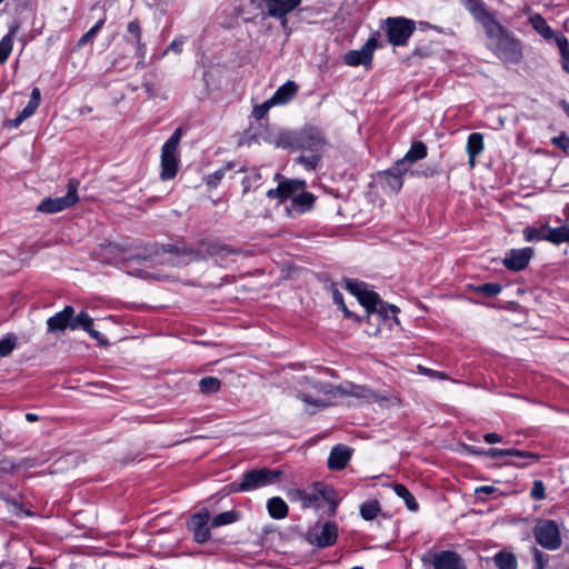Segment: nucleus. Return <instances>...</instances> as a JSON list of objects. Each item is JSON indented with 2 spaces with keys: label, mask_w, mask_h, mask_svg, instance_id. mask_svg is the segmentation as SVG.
<instances>
[{
  "label": "nucleus",
  "mask_w": 569,
  "mask_h": 569,
  "mask_svg": "<svg viewBox=\"0 0 569 569\" xmlns=\"http://www.w3.org/2000/svg\"><path fill=\"white\" fill-rule=\"evenodd\" d=\"M483 439L489 445L498 443V442L502 441L501 436H499L498 433H495V432L485 435Z\"/></svg>",
  "instance_id": "5fc2aeb1"
},
{
  "label": "nucleus",
  "mask_w": 569,
  "mask_h": 569,
  "mask_svg": "<svg viewBox=\"0 0 569 569\" xmlns=\"http://www.w3.org/2000/svg\"><path fill=\"white\" fill-rule=\"evenodd\" d=\"M427 156V147L421 141H416L411 144L409 151L405 154V157L398 160L395 164L396 170H409V166L415 163L418 160L426 158Z\"/></svg>",
  "instance_id": "412c9836"
},
{
  "label": "nucleus",
  "mask_w": 569,
  "mask_h": 569,
  "mask_svg": "<svg viewBox=\"0 0 569 569\" xmlns=\"http://www.w3.org/2000/svg\"><path fill=\"white\" fill-rule=\"evenodd\" d=\"M483 136L479 132H473L468 137L466 150L469 157V166L473 168L476 164V158L483 151Z\"/></svg>",
  "instance_id": "a878e982"
},
{
  "label": "nucleus",
  "mask_w": 569,
  "mask_h": 569,
  "mask_svg": "<svg viewBox=\"0 0 569 569\" xmlns=\"http://www.w3.org/2000/svg\"><path fill=\"white\" fill-rule=\"evenodd\" d=\"M379 511H380V508H379L378 502H376V501L366 502L360 508L361 517L366 520L375 519L377 517V515L379 513Z\"/></svg>",
  "instance_id": "a19ab883"
},
{
  "label": "nucleus",
  "mask_w": 569,
  "mask_h": 569,
  "mask_svg": "<svg viewBox=\"0 0 569 569\" xmlns=\"http://www.w3.org/2000/svg\"><path fill=\"white\" fill-rule=\"evenodd\" d=\"M267 508L273 519H283L288 515V506L283 499L273 497L268 500Z\"/></svg>",
  "instance_id": "cd10ccee"
},
{
  "label": "nucleus",
  "mask_w": 569,
  "mask_h": 569,
  "mask_svg": "<svg viewBox=\"0 0 569 569\" xmlns=\"http://www.w3.org/2000/svg\"><path fill=\"white\" fill-rule=\"evenodd\" d=\"M395 492L398 497L402 498L406 502V506L411 511L418 510V503L415 497L410 493V491L403 485H396Z\"/></svg>",
  "instance_id": "c9c22d12"
},
{
  "label": "nucleus",
  "mask_w": 569,
  "mask_h": 569,
  "mask_svg": "<svg viewBox=\"0 0 569 569\" xmlns=\"http://www.w3.org/2000/svg\"><path fill=\"white\" fill-rule=\"evenodd\" d=\"M12 51V38L10 34L0 40V64L6 62Z\"/></svg>",
  "instance_id": "79ce46f5"
},
{
  "label": "nucleus",
  "mask_w": 569,
  "mask_h": 569,
  "mask_svg": "<svg viewBox=\"0 0 569 569\" xmlns=\"http://www.w3.org/2000/svg\"><path fill=\"white\" fill-rule=\"evenodd\" d=\"M536 541L547 550H557L561 546L559 527L553 520H538L533 528Z\"/></svg>",
  "instance_id": "39448f33"
},
{
  "label": "nucleus",
  "mask_w": 569,
  "mask_h": 569,
  "mask_svg": "<svg viewBox=\"0 0 569 569\" xmlns=\"http://www.w3.org/2000/svg\"><path fill=\"white\" fill-rule=\"evenodd\" d=\"M551 143L558 148H561L565 151L569 150V137H567L566 134L553 137L551 139Z\"/></svg>",
  "instance_id": "8fccbe9b"
},
{
  "label": "nucleus",
  "mask_w": 569,
  "mask_h": 569,
  "mask_svg": "<svg viewBox=\"0 0 569 569\" xmlns=\"http://www.w3.org/2000/svg\"><path fill=\"white\" fill-rule=\"evenodd\" d=\"M377 46V40L375 38H370L361 50H353L348 52L343 60L348 66L352 67L360 64L368 66L371 63L372 53Z\"/></svg>",
  "instance_id": "dca6fc26"
},
{
  "label": "nucleus",
  "mask_w": 569,
  "mask_h": 569,
  "mask_svg": "<svg viewBox=\"0 0 569 569\" xmlns=\"http://www.w3.org/2000/svg\"><path fill=\"white\" fill-rule=\"evenodd\" d=\"M40 99H41V94H40L39 88H33L28 104L19 113L21 116V118H23L26 120L29 117H31L38 109V107L40 104Z\"/></svg>",
  "instance_id": "473e14b6"
},
{
  "label": "nucleus",
  "mask_w": 569,
  "mask_h": 569,
  "mask_svg": "<svg viewBox=\"0 0 569 569\" xmlns=\"http://www.w3.org/2000/svg\"><path fill=\"white\" fill-rule=\"evenodd\" d=\"M560 106L563 109V111L566 112V114L569 117V103L567 101L562 100L560 102Z\"/></svg>",
  "instance_id": "680f3d73"
},
{
  "label": "nucleus",
  "mask_w": 569,
  "mask_h": 569,
  "mask_svg": "<svg viewBox=\"0 0 569 569\" xmlns=\"http://www.w3.org/2000/svg\"><path fill=\"white\" fill-rule=\"evenodd\" d=\"M200 390L203 393H214L220 390L221 382L214 377H204L199 382Z\"/></svg>",
  "instance_id": "58836bf2"
},
{
  "label": "nucleus",
  "mask_w": 569,
  "mask_h": 569,
  "mask_svg": "<svg viewBox=\"0 0 569 569\" xmlns=\"http://www.w3.org/2000/svg\"><path fill=\"white\" fill-rule=\"evenodd\" d=\"M338 526L333 521L317 523L307 532V540L319 548H327L337 541Z\"/></svg>",
  "instance_id": "1a4fd4ad"
},
{
  "label": "nucleus",
  "mask_w": 569,
  "mask_h": 569,
  "mask_svg": "<svg viewBox=\"0 0 569 569\" xmlns=\"http://www.w3.org/2000/svg\"><path fill=\"white\" fill-rule=\"evenodd\" d=\"M523 237L527 241H548V226L528 227L523 230Z\"/></svg>",
  "instance_id": "2f4dec72"
},
{
  "label": "nucleus",
  "mask_w": 569,
  "mask_h": 569,
  "mask_svg": "<svg viewBox=\"0 0 569 569\" xmlns=\"http://www.w3.org/2000/svg\"><path fill=\"white\" fill-rule=\"evenodd\" d=\"M532 254L533 250L529 247L522 249H512L506 254L503 264L512 271L522 270L528 266Z\"/></svg>",
  "instance_id": "a211bd4d"
},
{
  "label": "nucleus",
  "mask_w": 569,
  "mask_h": 569,
  "mask_svg": "<svg viewBox=\"0 0 569 569\" xmlns=\"http://www.w3.org/2000/svg\"><path fill=\"white\" fill-rule=\"evenodd\" d=\"M86 331L90 335L91 338L96 339L97 341H99L100 343H103L104 342V339L103 337L100 335L99 331L94 330L92 328V326H90L88 329H86Z\"/></svg>",
  "instance_id": "4d7b16f0"
},
{
  "label": "nucleus",
  "mask_w": 569,
  "mask_h": 569,
  "mask_svg": "<svg viewBox=\"0 0 569 569\" xmlns=\"http://www.w3.org/2000/svg\"><path fill=\"white\" fill-rule=\"evenodd\" d=\"M26 419H27L28 421H30V422H33V421H37V420H38V417H37V415H34V413H27V415H26Z\"/></svg>",
  "instance_id": "e2e57ef3"
},
{
  "label": "nucleus",
  "mask_w": 569,
  "mask_h": 569,
  "mask_svg": "<svg viewBox=\"0 0 569 569\" xmlns=\"http://www.w3.org/2000/svg\"><path fill=\"white\" fill-rule=\"evenodd\" d=\"M229 252L230 251L228 249H226L224 247H222L218 243H213V244L209 246V253L212 256H221V254L229 253Z\"/></svg>",
  "instance_id": "864d4df0"
},
{
  "label": "nucleus",
  "mask_w": 569,
  "mask_h": 569,
  "mask_svg": "<svg viewBox=\"0 0 569 569\" xmlns=\"http://www.w3.org/2000/svg\"><path fill=\"white\" fill-rule=\"evenodd\" d=\"M548 241L555 244L569 242V227L561 226L559 228H550L548 226Z\"/></svg>",
  "instance_id": "7c9ffc66"
},
{
  "label": "nucleus",
  "mask_w": 569,
  "mask_h": 569,
  "mask_svg": "<svg viewBox=\"0 0 569 569\" xmlns=\"http://www.w3.org/2000/svg\"><path fill=\"white\" fill-rule=\"evenodd\" d=\"M419 370H420V372H422L425 375H428V376H430L432 378H438V379H441V380L447 379L446 373H443L441 371H435V370H431V369L423 368L421 366H419Z\"/></svg>",
  "instance_id": "603ef678"
},
{
  "label": "nucleus",
  "mask_w": 569,
  "mask_h": 569,
  "mask_svg": "<svg viewBox=\"0 0 569 569\" xmlns=\"http://www.w3.org/2000/svg\"><path fill=\"white\" fill-rule=\"evenodd\" d=\"M495 54L505 62L518 63L522 58L521 43L510 32L491 43Z\"/></svg>",
  "instance_id": "0eeeda50"
},
{
  "label": "nucleus",
  "mask_w": 569,
  "mask_h": 569,
  "mask_svg": "<svg viewBox=\"0 0 569 569\" xmlns=\"http://www.w3.org/2000/svg\"><path fill=\"white\" fill-rule=\"evenodd\" d=\"M529 22L536 30V32L539 33L545 40H556V37L558 34H555L553 30L550 28V26L547 23L546 19L542 16H540L539 13L530 12Z\"/></svg>",
  "instance_id": "bb28decb"
},
{
  "label": "nucleus",
  "mask_w": 569,
  "mask_h": 569,
  "mask_svg": "<svg viewBox=\"0 0 569 569\" xmlns=\"http://www.w3.org/2000/svg\"><path fill=\"white\" fill-rule=\"evenodd\" d=\"M276 146L282 149H298V132H281L277 137Z\"/></svg>",
  "instance_id": "72a5a7b5"
},
{
  "label": "nucleus",
  "mask_w": 569,
  "mask_h": 569,
  "mask_svg": "<svg viewBox=\"0 0 569 569\" xmlns=\"http://www.w3.org/2000/svg\"><path fill=\"white\" fill-rule=\"evenodd\" d=\"M181 47H182V42H180V41H176V40H174V41L170 44L169 49H170V50H173V51H176V52H180V51H181Z\"/></svg>",
  "instance_id": "052dcab7"
},
{
  "label": "nucleus",
  "mask_w": 569,
  "mask_h": 569,
  "mask_svg": "<svg viewBox=\"0 0 569 569\" xmlns=\"http://www.w3.org/2000/svg\"><path fill=\"white\" fill-rule=\"evenodd\" d=\"M333 399L338 397H353L367 401L377 399V395L367 386L355 385L352 382H345L340 386H333Z\"/></svg>",
  "instance_id": "4468645a"
},
{
  "label": "nucleus",
  "mask_w": 569,
  "mask_h": 569,
  "mask_svg": "<svg viewBox=\"0 0 569 569\" xmlns=\"http://www.w3.org/2000/svg\"><path fill=\"white\" fill-rule=\"evenodd\" d=\"M332 299L341 308V310L343 311L346 317H348V318L352 317V313L347 308V306H346V303L343 301L342 293L339 290H337V289L332 290Z\"/></svg>",
  "instance_id": "de8ad7c7"
},
{
  "label": "nucleus",
  "mask_w": 569,
  "mask_h": 569,
  "mask_svg": "<svg viewBox=\"0 0 569 569\" xmlns=\"http://www.w3.org/2000/svg\"><path fill=\"white\" fill-rule=\"evenodd\" d=\"M128 32L131 33L137 43V50L141 57L144 54V44L141 43V28L138 21H131L128 24Z\"/></svg>",
  "instance_id": "ea45409f"
},
{
  "label": "nucleus",
  "mask_w": 569,
  "mask_h": 569,
  "mask_svg": "<svg viewBox=\"0 0 569 569\" xmlns=\"http://www.w3.org/2000/svg\"><path fill=\"white\" fill-rule=\"evenodd\" d=\"M345 283L346 289L357 297L369 315L375 317L377 313V317H380L381 313H385L387 316L388 311L385 309L383 302L375 291L368 289L365 282L347 279Z\"/></svg>",
  "instance_id": "7ed1b4c3"
},
{
  "label": "nucleus",
  "mask_w": 569,
  "mask_h": 569,
  "mask_svg": "<svg viewBox=\"0 0 569 569\" xmlns=\"http://www.w3.org/2000/svg\"><path fill=\"white\" fill-rule=\"evenodd\" d=\"M237 520H238V513L236 511H233V510L224 511V512L217 515L211 520V527L216 528V527L230 525V523L236 522Z\"/></svg>",
  "instance_id": "4c0bfd02"
},
{
  "label": "nucleus",
  "mask_w": 569,
  "mask_h": 569,
  "mask_svg": "<svg viewBox=\"0 0 569 569\" xmlns=\"http://www.w3.org/2000/svg\"><path fill=\"white\" fill-rule=\"evenodd\" d=\"M531 498L536 500H541L545 498V486L542 481L536 480L533 481V486L530 492Z\"/></svg>",
  "instance_id": "09e8293b"
},
{
  "label": "nucleus",
  "mask_w": 569,
  "mask_h": 569,
  "mask_svg": "<svg viewBox=\"0 0 569 569\" xmlns=\"http://www.w3.org/2000/svg\"><path fill=\"white\" fill-rule=\"evenodd\" d=\"M29 569H43V568H39V567H30Z\"/></svg>",
  "instance_id": "774afa93"
},
{
  "label": "nucleus",
  "mask_w": 569,
  "mask_h": 569,
  "mask_svg": "<svg viewBox=\"0 0 569 569\" xmlns=\"http://www.w3.org/2000/svg\"><path fill=\"white\" fill-rule=\"evenodd\" d=\"M297 398L305 403L308 413L329 407L333 402V386L309 377H302L297 382Z\"/></svg>",
  "instance_id": "f257e3e1"
},
{
  "label": "nucleus",
  "mask_w": 569,
  "mask_h": 569,
  "mask_svg": "<svg viewBox=\"0 0 569 569\" xmlns=\"http://www.w3.org/2000/svg\"><path fill=\"white\" fill-rule=\"evenodd\" d=\"M210 516L208 512L197 513L190 520V527L193 531L194 540L197 542H206L210 538V530L208 527Z\"/></svg>",
  "instance_id": "5701e85b"
},
{
  "label": "nucleus",
  "mask_w": 569,
  "mask_h": 569,
  "mask_svg": "<svg viewBox=\"0 0 569 569\" xmlns=\"http://www.w3.org/2000/svg\"><path fill=\"white\" fill-rule=\"evenodd\" d=\"M476 18L482 24L488 38L491 40V43L500 39L508 31L495 19V17L486 11L483 8H480L476 13Z\"/></svg>",
  "instance_id": "2eb2a0df"
},
{
  "label": "nucleus",
  "mask_w": 569,
  "mask_h": 569,
  "mask_svg": "<svg viewBox=\"0 0 569 569\" xmlns=\"http://www.w3.org/2000/svg\"><path fill=\"white\" fill-rule=\"evenodd\" d=\"M17 339L13 336H7L0 339V357H7L16 348Z\"/></svg>",
  "instance_id": "37998d69"
},
{
  "label": "nucleus",
  "mask_w": 569,
  "mask_h": 569,
  "mask_svg": "<svg viewBox=\"0 0 569 569\" xmlns=\"http://www.w3.org/2000/svg\"><path fill=\"white\" fill-rule=\"evenodd\" d=\"M302 0H262L266 16L279 19L282 27L287 26V16L295 11Z\"/></svg>",
  "instance_id": "9b49d317"
},
{
  "label": "nucleus",
  "mask_w": 569,
  "mask_h": 569,
  "mask_svg": "<svg viewBox=\"0 0 569 569\" xmlns=\"http://www.w3.org/2000/svg\"><path fill=\"white\" fill-rule=\"evenodd\" d=\"M385 24L388 40L393 46H405L416 29L412 20L402 17L388 18Z\"/></svg>",
  "instance_id": "6e6552de"
},
{
  "label": "nucleus",
  "mask_w": 569,
  "mask_h": 569,
  "mask_svg": "<svg viewBox=\"0 0 569 569\" xmlns=\"http://www.w3.org/2000/svg\"><path fill=\"white\" fill-rule=\"evenodd\" d=\"M74 313L71 306H66L64 309L47 320L48 332H62L68 327L70 328V320Z\"/></svg>",
  "instance_id": "4be33fe9"
},
{
  "label": "nucleus",
  "mask_w": 569,
  "mask_h": 569,
  "mask_svg": "<svg viewBox=\"0 0 569 569\" xmlns=\"http://www.w3.org/2000/svg\"><path fill=\"white\" fill-rule=\"evenodd\" d=\"M422 561L431 562L435 569H466L461 557L453 551L428 552Z\"/></svg>",
  "instance_id": "f8f14e48"
},
{
  "label": "nucleus",
  "mask_w": 569,
  "mask_h": 569,
  "mask_svg": "<svg viewBox=\"0 0 569 569\" xmlns=\"http://www.w3.org/2000/svg\"><path fill=\"white\" fill-rule=\"evenodd\" d=\"M23 121H24V119H23V118H21V116H20V114H18V117H17L16 119H13V120H10V121L8 122V124H9V126H11V127H13V128H17V127H19Z\"/></svg>",
  "instance_id": "bf43d9fd"
},
{
  "label": "nucleus",
  "mask_w": 569,
  "mask_h": 569,
  "mask_svg": "<svg viewBox=\"0 0 569 569\" xmlns=\"http://www.w3.org/2000/svg\"><path fill=\"white\" fill-rule=\"evenodd\" d=\"M407 170H396L395 167L383 173L387 186L391 191H399L402 187V176Z\"/></svg>",
  "instance_id": "c85d7f7f"
},
{
  "label": "nucleus",
  "mask_w": 569,
  "mask_h": 569,
  "mask_svg": "<svg viewBox=\"0 0 569 569\" xmlns=\"http://www.w3.org/2000/svg\"><path fill=\"white\" fill-rule=\"evenodd\" d=\"M305 492L303 508L319 507L321 500L336 503L333 489L325 483L317 482L311 488L305 489Z\"/></svg>",
  "instance_id": "ddd939ff"
},
{
  "label": "nucleus",
  "mask_w": 569,
  "mask_h": 569,
  "mask_svg": "<svg viewBox=\"0 0 569 569\" xmlns=\"http://www.w3.org/2000/svg\"><path fill=\"white\" fill-rule=\"evenodd\" d=\"M276 104L271 102V99H268L261 104H258L252 110V116L257 120H261L264 118V116L268 113L271 107H274Z\"/></svg>",
  "instance_id": "49530a36"
},
{
  "label": "nucleus",
  "mask_w": 569,
  "mask_h": 569,
  "mask_svg": "<svg viewBox=\"0 0 569 569\" xmlns=\"http://www.w3.org/2000/svg\"><path fill=\"white\" fill-rule=\"evenodd\" d=\"M297 92L298 86L289 80L280 86L270 99L276 106H282L291 101Z\"/></svg>",
  "instance_id": "393cba45"
},
{
  "label": "nucleus",
  "mask_w": 569,
  "mask_h": 569,
  "mask_svg": "<svg viewBox=\"0 0 569 569\" xmlns=\"http://www.w3.org/2000/svg\"><path fill=\"white\" fill-rule=\"evenodd\" d=\"M327 140L321 129L317 127H306L298 132V149L309 151L310 156H300L297 161L307 170H315L322 157Z\"/></svg>",
  "instance_id": "f03ea898"
},
{
  "label": "nucleus",
  "mask_w": 569,
  "mask_h": 569,
  "mask_svg": "<svg viewBox=\"0 0 569 569\" xmlns=\"http://www.w3.org/2000/svg\"><path fill=\"white\" fill-rule=\"evenodd\" d=\"M306 188V181L305 180H298V179H291V180H283L279 182L278 187L274 189H270L267 192V196L271 199H280V200H287L289 197L292 196V193H299L301 190Z\"/></svg>",
  "instance_id": "6ab92c4d"
},
{
  "label": "nucleus",
  "mask_w": 569,
  "mask_h": 569,
  "mask_svg": "<svg viewBox=\"0 0 569 569\" xmlns=\"http://www.w3.org/2000/svg\"><path fill=\"white\" fill-rule=\"evenodd\" d=\"M103 23H104V19L99 20L88 32H86L79 39L78 46L82 47V46L87 44L88 42H90L96 37L98 31L102 28Z\"/></svg>",
  "instance_id": "a18cd8bd"
},
{
  "label": "nucleus",
  "mask_w": 569,
  "mask_h": 569,
  "mask_svg": "<svg viewBox=\"0 0 569 569\" xmlns=\"http://www.w3.org/2000/svg\"><path fill=\"white\" fill-rule=\"evenodd\" d=\"M556 44L561 53V64L562 69L569 73V46L568 40L563 34H558L556 37Z\"/></svg>",
  "instance_id": "f704fd0d"
},
{
  "label": "nucleus",
  "mask_w": 569,
  "mask_h": 569,
  "mask_svg": "<svg viewBox=\"0 0 569 569\" xmlns=\"http://www.w3.org/2000/svg\"><path fill=\"white\" fill-rule=\"evenodd\" d=\"M305 489H292L288 492V497L291 501H300L303 505Z\"/></svg>",
  "instance_id": "3c124183"
},
{
  "label": "nucleus",
  "mask_w": 569,
  "mask_h": 569,
  "mask_svg": "<svg viewBox=\"0 0 569 569\" xmlns=\"http://www.w3.org/2000/svg\"><path fill=\"white\" fill-rule=\"evenodd\" d=\"M388 309L390 310V312H391L392 315H396V312L398 311V308H397V307H395V306H389V307H388Z\"/></svg>",
  "instance_id": "69168bd1"
},
{
  "label": "nucleus",
  "mask_w": 569,
  "mask_h": 569,
  "mask_svg": "<svg viewBox=\"0 0 569 569\" xmlns=\"http://www.w3.org/2000/svg\"><path fill=\"white\" fill-rule=\"evenodd\" d=\"M77 190L78 183L74 181H70L68 184V192L66 196L44 199L38 206V210L47 213H56L72 207L79 200Z\"/></svg>",
  "instance_id": "9d476101"
},
{
  "label": "nucleus",
  "mask_w": 569,
  "mask_h": 569,
  "mask_svg": "<svg viewBox=\"0 0 569 569\" xmlns=\"http://www.w3.org/2000/svg\"><path fill=\"white\" fill-rule=\"evenodd\" d=\"M281 476L280 470L256 469L247 472L234 491H252L274 483Z\"/></svg>",
  "instance_id": "423d86ee"
},
{
  "label": "nucleus",
  "mask_w": 569,
  "mask_h": 569,
  "mask_svg": "<svg viewBox=\"0 0 569 569\" xmlns=\"http://www.w3.org/2000/svg\"><path fill=\"white\" fill-rule=\"evenodd\" d=\"M476 291L486 297H495L500 293L501 286L499 283H493V282L485 283V284L476 287Z\"/></svg>",
  "instance_id": "c03bdc74"
},
{
  "label": "nucleus",
  "mask_w": 569,
  "mask_h": 569,
  "mask_svg": "<svg viewBox=\"0 0 569 569\" xmlns=\"http://www.w3.org/2000/svg\"><path fill=\"white\" fill-rule=\"evenodd\" d=\"M116 248H117V247H116V246H113V244H109V246H107V247H106V249H107L108 251H110V252H112L113 250H116Z\"/></svg>",
  "instance_id": "338daca9"
},
{
  "label": "nucleus",
  "mask_w": 569,
  "mask_h": 569,
  "mask_svg": "<svg viewBox=\"0 0 569 569\" xmlns=\"http://www.w3.org/2000/svg\"><path fill=\"white\" fill-rule=\"evenodd\" d=\"M86 331L90 335L91 338L96 339L97 341H99L100 343H103L104 342V339L103 337L100 335L99 331L94 330L92 328V326H90L88 329H86Z\"/></svg>",
  "instance_id": "13d9d810"
},
{
  "label": "nucleus",
  "mask_w": 569,
  "mask_h": 569,
  "mask_svg": "<svg viewBox=\"0 0 569 569\" xmlns=\"http://www.w3.org/2000/svg\"><path fill=\"white\" fill-rule=\"evenodd\" d=\"M182 137V130L176 129L172 136L164 142L161 150V178L172 179L179 169L178 147Z\"/></svg>",
  "instance_id": "20e7f679"
},
{
  "label": "nucleus",
  "mask_w": 569,
  "mask_h": 569,
  "mask_svg": "<svg viewBox=\"0 0 569 569\" xmlns=\"http://www.w3.org/2000/svg\"><path fill=\"white\" fill-rule=\"evenodd\" d=\"M535 556L537 561H541L542 553L538 549H535Z\"/></svg>",
  "instance_id": "0e129e2a"
},
{
  "label": "nucleus",
  "mask_w": 569,
  "mask_h": 569,
  "mask_svg": "<svg viewBox=\"0 0 569 569\" xmlns=\"http://www.w3.org/2000/svg\"><path fill=\"white\" fill-rule=\"evenodd\" d=\"M93 325V319L84 311L80 312L78 316H72L70 320V329L76 330L78 328H82L83 330L88 329Z\"/></svg>",
  "instance_id": "e433bc0d"
},
{
  "label": "nucleus",
  "mask_w": 569,
  "mask_h": 569,
  "mask_svg": "<svg viewBox=\"0 0 569 569\" xmlns=\"http://www.w3.org/2000/svg\"><path fill=\"white\" fill-rule=\"evenodd\" d=\"M493 562L499 569H517L518 562L513 553L500 551L493 557Z\"/></svg>",
  "instance_id": "c756f323"
},
{
  "label": "nucleus",
  "mask_w": 569,
  "mask_h": 569,
  "mask_svg": "<svg viewBox=\"0 0 569 569\" xmlns=\"http://www.w3.org/2000/svg\"><path fill=\"white\" fill-rule=\"evenodd\" d=\"M486 456L489 458H492V459H498V458H501L505 456H513V457H518V458H525L528 460L526 462H511L510 463L518 468H523V467L530 466V465L537 462L540 458L539 455L529 452V451H522V450H517V449H499V448L489 449L488 451H486Z\"/></svg>",
  "instance_id": "f3484780"
},
{
  "label": "nucleus",
  "mask_w": 569,
  "mask_h": 569,
  "mask_svg": "<svg viewBox=\"0 0 569 569\" xmlns=\"http://www.w3.org/2000/svg\"><path fill=\"white\" fill-rule=\"evenodd\" d=\"M316 197L303 189L290 201V204L287 207V212L291 217L302 214L312 209Z\"/></svg>",
  "instance_id": "aec40b11"
},
{
  "label": "nucleus",
  "mask_w": 569,
  "mask_h": 569,
  "mask_svg": "<svg viewBox=\"0 0 569 569\" xmlns=\"http://www.w3.org/2000/svg\"><path fill=\"white\" fill-rule=\"evenodd\" d=\"M496 491H497V489L493 486H481V487L476 488V490H475V492L477 495H480V493L490 495Z\"/></svg>",
  "instance_id": "6e6d98bb"
},
{
  "label": "nucleus",
  "mask_w": 569,
  "mask_h": 569,
  "mask_svg": "<svg viewBox=\"0 0 569 569\" xmlns=\"http://www.w3.org/2000/svg\"><path fill=\"white\" fill-rule=\"evenodd\" d=\"M351 458V450L346 446H337L332 448L329 459L328 467L331 470L343 469Z\"/></svg>",
  "instance_id": "b1692460"
}]
</instances>
